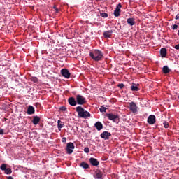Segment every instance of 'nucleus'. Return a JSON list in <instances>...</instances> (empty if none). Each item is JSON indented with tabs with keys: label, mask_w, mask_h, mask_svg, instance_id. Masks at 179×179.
I'll use <instances>...</instances> for the list:
<instances>
[{
	"label": "nucleus",
	"mask_w": 179,
	"mask_h": 179,
	"mask_svg": "<svg viewBox=\"0 0 179 179\" xmlns=\"http://www.w3.org/2000/svg\"><path fill=\"white\" fill-rule=\"evenodd\" d=\"M90 57L94 61L99 62L104 58V54H103L101 50H94L90 52Z\"/></svg>",
	"instance_id": "obj_1"
},
{
	"label": "nucleus",
	"mask_w": 179,
	"mask_h": 179,
	"mask_svg": "<svg viewBox=\"0 0 179 179\" xmlns=\"http://www.w3.org/2000/svg\"><path fill=\"white\" fill-rule=\"evenodd\" d=\"M76 111L78 113L79 118H84V120H86L87 118L90 117V113L85 110L82 106H77L76 108Z\"/></svg>",
	"instance_id": "obj_2"
},
{
	"label": "nucleus",
	"mask_w": 179,
	"mask_h": 179,
	"mask_svg": "<svg viewBox=\"0 0 179 179\" xmlns=\"http://www.w3.org/2000/svg\"><path fill=\"white\" fill-rule=\"evenodd\" d=\"M76 100L77 101V104H78V106H83L87 103L86 98L81 94L76 95Z\"/></svg>",
	"instance_id": "obj_3"
},
{
	"label": "nucleus",
	"mask_w": 179,
	"mask_h": 179,
	"mask_svg": "<svg viewBox=\"0 0 179 179\" xmlns=\"http://www.w3.org/2000/svg\"><path fill=\"white\" fill-rule=\"evenodd\" d=\"M106 117L110 121H113V122H118V121H120V117L118 116V115H114L113 113H107Z\"/></svg>",
	"instance_id": "obj_4"
},
{
	"label": "nucleus",
	"mask_w": 179,
	"mask_h": 179,
	"mask_svg": "<svg viewBox=\"0 0 179 179\" xmlns=\"http://www.w3.org/2000/svg\"><path fill=\"white\" fill-rule=\"evenodd\" d=\"M73 149H75V145L73 143H68L66 148V153L68 155H72V153H73Z\"/></svg>",
	"instance_id": "obj_5"
},
{
	"label": "nucleus",
	"mask_w": 179,
	"mask_h": 179,
	"mask_svg": "<svg viewBox=\"0 0 179 179\" xmlns=\"http://www.w3.org/2000/svg\"><path fill=\"white\" fill-rule=\"evenodd\" d=\"M129 108L131 113H138V106H136V103L135 102H130L129 103Z\"/></svg>",
	"instance_id": "obj_6"
},
{
	"label": "nucleus",
	"mask_w": 179,
	"mask_h": 179,
	"mask_svg": "<svg viewBox=\"0 0 179 179\" xmlns=\"http://www.w3.org/2000/svg\"><path fill=\"white\" fill-rule=\"evenodd\" d=\"M61 74L62 76H64L66 79H69L71 78V73L69 72V70L66 69H62L61 70Z\"/></svg>",
	"instance_id": "obj_7"
},
{
	"label": "nucleus",
	"mask_w": 179,
	"mask_h": 179,
	"mask_svg": "<svg viewBox=\"0 0 179 179\" xmlns=\"http://www.w3.org/2000/svg\"><path fill=\"white\" fill-rule=\"evenodd\" d=\"M148 122L150 125H153L155 124V123L156 122V116H155V115H150L148 117Z\"/></svg>",
	"instance_id": "obj_8"
},
{
	"label": "nucleus",
	"mask_w": 179,
	"mask_h": 179,
	"mask_svg": "<svg viewBox=\"0 0 179 179\" xmlns=\"http://www.w3.org/2000/svg\"><path fill=\"white\" fill-rule=\"evenodd\" d=\"M100 136L101 138H102V139H105V141H107L110 139V136H111V133L108 131H103L101 134Z\"/></svg>",
	"instance_id": "obj_9"
},
{
	"label": "nucleus",
	"mask_w": 179,
	"mask_h": 179,
	"mask_svg": "<svg viewBox=\"0 0 179 179\" xmlns=\"http://www.w3.org/2000/svg\"><path fill=\"white\" fill-rule=\"evenodd\" d=\"M121 8H122V6L121 5V3H119L116 6V8L114 11V16H115V17H118L120 16V12H121Z\"/></svg>",
	"instance_id": "obj_10"
},
{
	"label": "nucleus",
	"mask_w": 179,
	"mask_h": 179,
	"mask_svg": "<svg viewBox=\"0 0 179 179\" xmlns=\"http://www.w3.org/2000/svg\"><path fill=\"white\" fill-rule=\"evenodd\" d=\"M68 103L72 107H75V106H76L78 104L76 99L75 98H73V96L69 97L68 99Z\"/></svg>",
	"instance_id": "obj_11"
},
{
	"label": "nucleus",
	"mask_w": 179,
	"mask_h": 179,
	"mask_svg": "<svg viewBox=\"0 0 179 179\" xmlns=\"http://www.w3.org/2000/svg\"><path fill=\"white\" fill-rule=\"evenodd\" d=\"M90 163L92 166H94L95 167H97V166L100 164V162H99L97 159L93 157L90 158Z\"/></svg>",
	"instance_id": "obj_12"
},
{
	"label": "nucleus",
	"mask_w": 179,
	"mask_h": 179,
	"mask_svg": "<svg viewBox=\"0 0 179 179\" xmlns=\"http://www.w3.org/2000/svg\"><path fill=\"white\" fill-rule=\"evenodd\" d=\"M94 178L96 179H101L103 178V173L100 170H96L94 174Z\"/></svg>",
	"instance_id": "obj_13"
},
{
	"label": "nucleus",
	"mask_w": 179,
	"mask_h": 179,
	"mask_svg": "<svg viewBox=\"0 0 179 179\" xmlns=\"http://www.w3.org/2000/svg\"><path fill=\"white\" fill-rule=\"evenodd\" d=\"M34 113H36L34 107H33L32 106H29L27 110V113L28 114V115H33Z\"/></svg>",
	"instance_id": "obj_14"
},
{
	"label": "nucleus",
	"mask_w": 179,
	"mask_h": 179,
	"mask_svg": "<svg viewBox=\"0 0 179 179\" xmlns=\"http://www.w3.org/2000/svg\"><path fill=\"white\" fill-rule=\"evenodd\" d=\"M103 35L105 38H111V36H113V30L106 31L103 32Z\"/></svg>",
	"instance_id": "obj_15"
},
{
	"label": "nucleus",
	"mask_w": 179,
	"mask_h": 179,
	"mask_svg": "<svg viewBox=\"0 0 179 179\" xmlns=\"http://www.w3.org/2000/svg\"><path fill=\"white\" fill-rule=\"evenodd\" d=\"M94 127L96 128L97 131H101V129H103V124L100 122H96L94 124Z\"/></svg>",
	"instance_id": "obj_16"
},
{
	"label": "nucleus",
	"mask_w": 179,
	"mask_h": 179,
	"mask_svg": "<svg viewBox=\"0 0 179 179\" xmlns=\"http://www.w3.org/2000/svg\"><path fill=\"white\" fill-rule=\"evenodd\" d=\"M80 167H82V169H85V170L87 169H90V166L89 164L86 163V162H83L80 164Z\"/></svg>",
	"instance_id": "obj_17"
},
{
	"label": "nucleus",
	"mask_w": 179,
	"mask_h": 179,
	"mask_svg": "<svg viewBox=\"0 0 179 179\" xmlns=\"http://www.w3.org/2000/svg\"><path fill=\"white\" fill-rule=\"evenodd\" d=\"M160 55L162 58H165L166 55H167V50L164 48L160 50Z\"/></svg>",
	"instance_id": "obj_18"
},
{
	"label": "nucleus",
	"mask_w": 179,
	"mask_h": 179,
	"mask_svg": "<svg viewBox=\"0 0 179 179\" xmlns=\"http://www.w3.org/2000/svg\"><path fill=\"white\" fill-rule=\"evenodd\" d=\"M38 122H40V117L34 116V119L32 120V123L34 124V125H37Z\"/></svg>",
	"instance_id": "obj_19"
},
{
	"label": "nucleus",
	"mask_w": 179,
	"mask_h": 179,
	"mask_svg": "<svg viewBox=\"0 0 179 179\" xmlns=\"http://www.w3.org/2000/svg\"><path fill=\"white\" fill-rule=\"evenodd\" d=\"M127 22V24H129V26L135 25V18H128Z\"/></svg>",
	"instance_id": "obj_20"
},
{
	"label": "nucleus",
	"mask_w": 179,
	"mask_h": 179,
	"mask_svg": "<svg viewBox=\"0 0 179 179\" xmlns=\"http://www.w3.org/2000/svg\"><path fill=\"white\" fill-rule=\"evenodd\" d=\"M57 128L59 131H61V128H64V124H62V122L60 120L57 121Z\"/></svg>",
	"instance_id": "obj_21"
},
{
	"label": "nucleus",
	"mask_w": 179,
	"mask_h": 179,
	"mask_svg": "<svg viewBox=\"0 0 179 179\" xmlns=\"http://www.w3.org/2000/svg\"><path fill=\"white\" fill-rule=\"evenodd\" d=\"M130 89L131 92H139V87L136 85H131Z\"/></svg>",
	"instance_id": "obj_22"
},
{
	"label": "nucleus",
	"mask_w": 179,
	"mask_h": 179,
	"mask_svg": "<svg viewBox=\"0 0 179 179\" xmlns=\"http://www.w3.org/2000/svg\"><path fill=\"white\" fill-rule=\"evenodd\" d=\"M162 71L164 73H170V69H169V66H164L162 69Z\"/></svg>",
	"instance_id": "obj_23"
},
{
	"label": "nucleus",
	"mask_w": 179,
	"mask_h": 179,
	"mask_svg": "<svg viewBox=\"0 0 179 179\" xmlns=\"http://www.w3.org/2000/svg\"><path fill=\"white\" fill-rule=\"evenodd\" d=\"M100 113H106L107 110V108L104 107V106H101L99 108Z\"/></svg>",
	"instance_id": "obj_24"
},
{
	"label": "nucleus",
	"mask_w": 179,
	"mask_h": 179,
	"mask_svg": "<svg viewBox=\"0 0 179 179\" xmlns=\"http://www.w3.org/2000/svg\"><path fill=\"white\" fill-rule=\"evenodd\" d=\"M4 171L6 174H12V169L10 168H6Z\"/></svg>",
	"instance_id": "obj_25"
},
{
	"label": "nucleus",
	"mask_w": 179,
	"mask_h": 179,
	"mask_svg": "<svg viewBox=\"0 0 179 179\" xmlns=\"http://www.w3.org/2000/svg\"><path fill=\"white\" fill-rule=\"evenodd\" d=\"M100 16H101V17H108V14H107L106 13H103V12H100Z\"/></svg>",
	"instance_id": "obj_26"
},
{
	"label": "nucleus",
	"mask_w": 179,
	"mask_h": 179,
	"mask_svg": "<svg viewBox=\"0 0 179 179\" xmlns=\"http://www.w3.org/2000/svg\"><path fill=\"white\" fill-rule=\"evenodd\" d=\"M31 80L34 83H37L38 82V78H37V77H31Z\"/></svg>",
	"instance_id": "obj_27"
},
{
	"label": "nucleus",
	"mask_w": 179,
	"mask_h": 179,
	"mask_svg": "<svg viewBox=\"0 0 179 179\" xmlns=\"http://www.w3.org/2000/svg\"><path fill=\"white\" fill-rule=\"evenodd\" d=\"M1 170H2L3 171H5V170L6 169V164H3L1 166H0Z\"/></svg>",
	"instance_id": "obj_28"
},
{
	"label": "nucleus",
	"mask_w": 179,
	"mask_h": 179,
	"mask_svg": "<svg viewBox=\"0 0 179 179\" xmlns=\"http://www.w3.org/2000/svg\"><path fill=\"white\" fill-rule=\"evenodd\" d=\"M171 28L173 29V30H177V29L178 28V25L174 24L171 27Z\"/></svg>",
	"instance_id": "obj_29"
},
{
	"label": "nucleus",
	"mask_w": 179,
	"mask_h": 179,
	"mask_svg": "<svg viewBox=\"0 0 179 179\" xmlns=\"http://www.w3.org/2000/svg\"><path fill=\"white\" fill-rule=\"evenodd\" d=\"M163 125H164V128H169V122H164L163 123Z\"/></svg>",
	"instance_id": "obj_30"
},
{
	"label": "nucleus",
	"mask_w": 179,
	"mask_h": 179,
	"mask_svg": "<svg viewBox=\"0 0 179 179\" xmlns=\"http://www.w3.org/2000/svg\"><path fill=\"white\" fill-rule=\"evenodd\" d=\"M84 152H85V153H89V152H90V150L89 149V148H84Z\"/></svg>",
	"instance_id": "obj_31"
},
{
	"label": "nucleus",
	"mask_w": 179,
	"mask_h": 179,
	"mask_svg": "<svg viewBox=\"0 0 179 179\" xmlns=\"http://www.w3.org/2000/svg\"><path fill=\"white\" fill-rule=\"evenodd\" d=\"M60 111H66V108L65 106H62L60 108Z\"/></svg>",
	"instance_id": "obj_32"
},
{
	"label": "nucleus",
	"mask_w": 179,
	"mask_h": 179,
	"mask_svg": "<svg viewBox=\"0 0 179 179\" xmlns=\"http://www.w3.org/2000/svg\"><path fill=\"white\" fill-rule=\"evenodd\" d=\"M124 84H122V83L117 85V87H119L120 89H122V88L124 87Z\"/></svg>",
	"instance_id": "obj_33"
},
{
	"label": "nucleus",
	"mask_w": 179,
	"mask_h": 179,
	"mask_svg": "<svg viewBox=\"0 0 179 179\" xmlns=\"http://www.w3.org/2000/svg\"><path fill=\"white\" fill-rule=\"evenodd\" d=\"M62 142H63V143L66 142V138H65V137L62 138Z\"/></svg>",
	"instance_id": "obj_34"
},
{
	"label": "nucleus",
	"mask_w": 179,
	"mask_h": 179,
	"mask_svg": "<svg viewBox=\"0 0 179 179\" xmlns=\"http://www.w3.org/2000/svg\"><path fill=\"white\" fill-rule=\"evenodd\" d=\"M3 134H5L4 132H3V129H0V135H3Z\"/></svg>",
	"instance_id": "obj_35"
},
{
	"label": "nucleus",
	"mask_w": 179,
	"mask_h": 179,
	"mask_svg": "<svg viewBox=\"0 0 179 179\" xmlns=\"http://www.w3.org/2000/svg\"><path fill=\"white\" fill-rule=\"evenodd\" d=\"M176 50H179V44L175 45Z\"/></svg>",
	"instance_id": "obj_36"
},
{
	"label": "nucleus",
	"mask_w": 179,
	"mask_h": 179,
	"mask_svg": "<svg viewBox=\"0 0 179 179\" xmlns=\"http://www.w3.org/2000/svg\"><path fill=\"white\" fill-rule=\"evenodd\" d=\"M175 19L176 20L179 19V13L176 15V16L175 17Z\"/></svg>",
	"instance_id": "obj_37"
},
{
	"label": "nucleus",
	"mask_w": 179,
	"mask_h": 179,
	"mask_svg": "<svg viewBox=\"0 0 179 179\" xmlns=\"http://www.w3.org/2000/svg\"><path fill=\"white\" fill-rule=\"evenodd\" d=\"M53 9H55V10H56L57 8V6H53Z\"/></svg>",
	"instance_id": "obj_38"
},
{
	"label": "nucleus",
	"mask_w": 179,
	"mask_h": 179,
	"mask_svg": "<svg viewBox=\"0 0 179 179\" xmlns=\"http://www.w3.org/2000/svg\"><path fill=\"white\" fill-rule=\"evenodd\" d=\"M7 179H13L12 176H8Z\"/></svg>",
	"instance_id": "obj_39"
},
{
	"label": "nucleus",
	"mask_w": 179,
	"mask_h": 179,
	"mask_svg": "<svg viewBox=\"0 0 179 179\" xmlns=\"http://www.w3.org/2000/svg\"><path fill=\"white\" fill-rule=\"evenodd\" d=\"M55 12H56V13H58V12H59V10H58V8H57V9L55 10Z\"/></svg>",
	"instance_id": "obj_40"
},
{
	"label": "nucleus",
	"mask_w": 179,
	"mask_h": 179,
	"mask_svg": "<svg viewBox=\"0 0 179 179\" xmlns=\"http://www.w3.org/2000/svg\"><path fill=\"white\" fill-rule=\"evenodd\" d=\"M178 36H179V30L178 31Z\"/></svg>",
	"instance_id": "obj_41"
},
{
	"label": "nucleus",
	"mask_w": 179,
	"mask_h": 179,
	"mask_svg": "<svg viewBox=\"0 0 179 179\" xmlns=\"http://www.w3.org/2000/svg\"><path fill=\"white\" fill-rule=\"evenodd\" d=\"M97 1H101V0H97Z\"/></svg>",
	"instance_id": "obj_42"
}]
</instances>
